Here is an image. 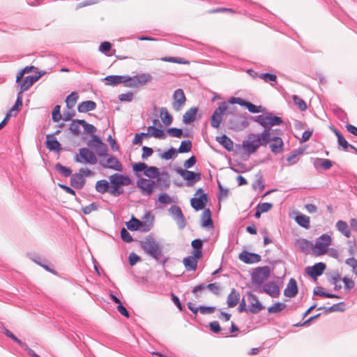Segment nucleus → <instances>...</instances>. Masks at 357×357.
<instances>
[{
	"label": "nucleus",
	"instance_id": "f257e3e1",
	"mask_svg": "<svg viewBox=\"0 0 357 357\" xmlns=\"http://www.w3.org/2000/svg\"><path fill=\"white\" fill-rule=\"evenodd\" d=\"M332 239L330 235L323 234L318 237L315 241L314 245L311 241L305 238H299L297 240L296 246L303 252H309L312 248V252L316 256L325 255L328 251V246L331 244Z\"/></svg>",
	"mask_w": 357,
	"mask_h": 357
},
{
	"label": "nucleus",
	"instance_id": "f03ea898",
	"mask_svg": "<svg viewBox=\"0 0 357 357\" xmlns=\"http://www.w3.org/2000/svg\"><path fill=\"white\" fill-rule=\"evenodd\" d=\"M110 190L113 197H119L123 192V186H128L132 182L129 176L124 174L114 173L109 176Z\"/></svg>",
	"mask_w": 357,
	"mask_h": 357
},
{
	"label": "nucleus",
	"instance_id": "7ed1b4c3",
	"mask_svg": "<svg viewBox=\"0 0 357 357\" xmlns=\"http://www.w3.org/2000/svg\"><path fill=\"white\" fill-rule=\"evenodd\" d=\"M139 245L143 251L156 261H159L162 257V247L153 236H146L144 240L139 241Z\"/></svg>",
	"mask_w": 357,
	"mask_h": 357
},
{
	"label": "nucleus",
	"instance_id": "20e7f679",
	"mask_svg": "<svg viewBox=\"0 0 357 357\" xmlns=\"http://www.w3.org/2000/svg\"><path fill=\"white\" fill-rule=\"evenodd\" d=\"M261 132L258 134L250 133L248 139L243 140L242 143L243 149L251 155L257 152L260 146H264L266 138Z\"/></svg>",
	"mask_w": 357,
	"mask_h": 357
},
{
	"label": "nucleus",
	"instance_id": "39448f33",
	"mask_svg": "<svg viewBox=\"0 0 357 357\" xmlns=\"http://www.w3.org/2000/svg\"><path fill=\"white\" fill-rule=\"evenodd\" d=\"M271 269L268 266H259L253 269L251 273L252 286L250 287L254 291H258L271 275Z\"/></svg>",
	"mask_w": 357,
	"mask_h": 357
},
{
	"label": "nucleus",
	"instance_id": "423d86ee",
	"mask_svg": "<svg viewBox=\"0 0 357 357\" xmlns=\"http://www.w3.org/2000/svg\"><path fill=\"white\" fill-rule=\"evenodd\" d=\"M228 102L222 101L218 103V107L211 116V126L213 128H219L222 121L223 116L228 109Z\"/></svg>",
	"mask_w": 357,
	"mask_h": 357
},
{
	"label": "nucleus",
	"instance_id": "0eeeda50",
	"mask_svg": "<svg viewBox=\"0 0 357 357\" xmlns=\"http://www.w3.org/2000/svg\"><path fill=\"white\" fill-rule=\"evenodd\" d=\"M228 102L229 104L234 105L237 104L239 105L241 107H245L247 109L250 113L252 114H257L260 112H264L266 111V108L263 107L261 105H255L251 102L243 99L240 97H231L228 100Z\"/></svg>",
	"mask_w": 357,
	"mask_h": 357
},
{
	"label": "nucleus",
	"instance_id": "6e6552de",
	"mask_svg": "<svg viewBox=\"0 0 357 357\" xmlns=\"http://www.w3.org/2000/svg\"><path fill=\"white\" fill-rule=\"evenodd\" d=\"M174 170L183 178V180L185 181V184L187 186H192L202 178L201 172H195L187 169H183L180 167H175Z\"/></svg>",
	"mask_w": 357,
	"mask_h": 357
},
{
	"label": "nucleus",
	"instance_id": "1a4fd4ad",
	"mask_svg": "<svg viewBox=\"0 0 357 357\" xmlns=\"http://www.w3.org/2000/svg\"><path fill=\"white\" fill-rule=\"evenodd\" d=\"M265 138H266V139L265 140L264 146L269 144L271 151L273 154L278 155L284 151V144L283 139L280 136L272 135V134H271L267 135Z\"/></svg>",
	"mask_w": 357,
	"mask_h": 357
},
{
	"label": "nucleus",
	"instance_id": "9d476101",
	"mask_svg": "<svg viewBox=\"0 0 357 357\" xmlns=\"http://www.w3.org/2000/svg\"><path fill=\"white\" fill-rule=\"evenodd\" d=\"M79 156L76 154L75 156V161L76 162L87 163L90 165H96L98 162L97 157L95 153L86 147H83L79 150Z\"/></svg>",
	"mask_w": 357,
	"mask_h": 357
},
{
	"label": "nucleus",
	"instance_id": "9b49d317",
	"mask_svg": "<svg viewBox=\"0 0 357 357\" xmlns=\"http://www.w3.org/2000/svg\"><path fill=\"white\" fill-rule=\"evenodd\" d=\"M87 146L94 148L97 155L100 158H105L108 155V147L98 135H92V139L87 142Z\"/></svg>",
	"mask_w": 357,
	"mask_h": 357
},
{
	"label": "nucleus",
	"instance_id": "f8f14e48",
	"mask_svg": "<svg viewBox=\"0 0 357 357\" xmlns=\"http://www.w3.org/2000/svg\"><path fill=\"white\" fill-rule=\"evenodd\" d=\"M228 123L230 129L236 131L242 130L249 126L248 114L247 113L244 114H234L233 116L229 119Z\"/></svg>",
	"mask_w": 357,
	"mask_h": 357
},
{
	"label": "nucleus",
	"instance_id": "ddd939ff",
	"mask_svg": "<svg viewBox=\"0 0 357 357\" xmlns=\"http://www.w3.org/2000/svg\"><path fill=\"white\" fill-rule=\"evenodd\" d=\"M283 122L284 121L281 117L274 115L272 112H266V127L265 129H263L261 133L265 136L272 134V127L280 126Z\"/></svg>",
	"mask_w": 357,
	"mask_h": 357
},
{
	"label": "nucleus",
	"instance_id": "4468645a",
	"mask_svg": "<svg viewBox=\"0 0 357 357\" xmlns=\"http://www.w3.org/2000/svg\"><path fill=\"white\" fill-rule=\"evenodd\" d=\"M136 185L137 188L141 189L144 194L151 195L156 188V183L153 180L139 178L137 180Z\"/></svg>",
	"mask_w": 357,
	"mask_h": 357
},
{
	"label": "nucleus",
	"instance_id": "2eb2a0df",
	"mask_svg": "<svg viewBox=\"0 0 357 357\" xmlns=\"http://www.w3.org/2000/svg\"><path fill=\"white\" fill-rule=\"evenodd\" d=\"M326 268V265L324 262L315 263L313 266H307L305 269V273L314 280L321 276Z\"/></svg>",
	"mask_w": 357,
	"mask_h": 357
},
{
	"label": "nucleus",
	"instance_id": "dca6fc26",
	"mask_svg": "<svg viewBox=\"0 0 357 357\" xmlns=\"http://www.w3.org/2000/svg\"><path fill=\"white\" fill-rule=\"evenodd\" d=\"M255 291L265 293L273 298H278L280 292L279 286L273 281H269L263 284L262 287Z\"/></svg>",
	"mask_w": 357,
	"mask_h": 357
},
{
	"label": "nucleus",
	"instance_id": "f3484780",
	"mask_svg": "<svg viewBox=\"0 0 357 357\" xmlns=\"http://www.w3.org/2000/svg\"><path fill=\"white\" fill-rule=\"evenodd\" d=\"M153 77L149 73H141L130 77L126 87H135L138 85H144L152 80Z\"/></svg>",
	"mask_w": 357,
	"mask_h": 357
},
{
	"label": "nucleus",
	"instance_id": "a211bd4d",
	"mask_svg": "<svg viewBox=\"0 0 357 357\" xmlns=\"http://www.w3.org/2000/svg\"><path fill=\"white\" fill-rule=\"evenodd\" d=\"M209 202L208 194L199 195L198 197L195 196L190 199V205L196 211L204 210Z\"/></svg>",
	"mask_w": 357,
	"mask_h": 357
},
{
	"label": "nucleus",
	"instance_id": "6ab92c4d",
	"mask_svg": "<svg viewBox=\"0 0 357 357\" xmlns=\"http://www.w3.org/2000/svg\"><path fill=\"white\" fill-rule=\"evenodd\" d=\"M106 162H105L103 160H100V165L107 169H114L118 172L123 171V166L120 161L114 155H108Z\"/></svg>",
	"mask_w": 357,
	"mask_h": 357
},
{
	"label": "nucleus",
	"instance_id": "aec40b11",
	"mask_svg": "<svg viewBox=\"0 0 357 357\" xmlns=\"http://www.w3.org/2000/svg\"><path fill=\"white\" fill-rule=\"evenodd\" d=\"M238 259L246 264L258 263L261 260L260 255L248 250H243L238 255Z\"/></svg>",
	"mask_w": 357,
	"mask_h": 357
},
{
	"label": "nucleus",
	"instance_id": "412c9836",
	"mask_svg": "<svg viewBox=\"0 0 357 357\" xmlns=\"http://www.w3.org/2000/svg\"><path fill=\"white\" fill-rule=\"evenodd\" d=\"M169 211L172 215L174 220L176 222L178 227L181 229H183L186 226L187 222L181 208L177 206H172Z\"/></svg>",
	"mask_w": 357,
	"mask_h": 357
},
{
	"label": "nucleus",
	"instance_id": "4be33fe9",
	"mask_svg": "<svg viewBox=\"0 0 357 357\" xmlns=\"http://www.w3.org/2000/svg\"><path fill=\"white\" fill-rule=\"evenodd\" d=\"M172 106L176 111H179L185 105L186 98L185 93L181 89H177L174 91L172 96Z\"/></svg>",
	"mask_w": 357,
	"mask_h": 357
},
{
	"label": "nucleus",
	"instance_id": "5701e85b",
	"mask_svg": "<svg viewBox=\"0 0 357 357\" xmlns=\"http://www.w3.org/2000/svg\"><path fill=\"white\" fill-rule=\"evenodd\" d=\"M104 79L106 81V85L110 86H116L119 84H124V86H126L127 83H128V80L130 79L129 75H107Z\"/></svg>",
	"mask_w": 357,
	"mask_h": 357
},
{
	"label": "nucleus",
	"instance_id": "b1692460",
	"mask_svg": "<svg viewBox=\"0 0 357 357\" xmlns=\"http://www.w3.org/2000/svg\"><path fill=\"white\" fill-rule=\"evenodd\" d=\"M45 146L50 151L59 153L62 150V146L54 135H47Z\"/></svg>",
	"mask_w": 357,
	"mask_h": 357
},
{
	"label": "nucleus",
	"instance_id": "393cba45",
	"mask_svg": "<svg viewBox=\"0 0 357 357\" xmlns=\"http://www.w3.org/2000/svg\"><path fill=\"white\" fill-rule=\"evenodd\" d=\"M156 187H160V190H165L170 186V176L167 171L160 172V176L156 177Z\"/></svg>",
	"mask_w": 357,
	"mask_h": 357
},
{
	"label": "nucleus",
	"instance_id": "a878e982",
	"mask_svg": "<svg viewBox=\"0 0 357 357\" xmlns=\"http://www.w3.org/2000/svg\"><path fill=\"white\" fill-rule=\"evenodd\" d=\"M298 292L297 282L294 278H290L287 287L284 290V295L286 297L294 298Z\"/></svg>",
	"mask_w": 357,
	"mask_h": 357
},
{
	"label": "nucleus",
	"instance_id": "bb28decb",
	"mask_svg": "<svg viewBox=\"0 0 357 357\" xmlns=\"http://www.w3.org/2000/svg\"><path fill=\"white\" fill-rule=\"evenodd\" d=\"M201 257H198L196 255H189L183 259V264L187 271H194L197 268L198 260Z\"/></svg>",
	"mask_w": 357,
	"mask_h": 357
},
{
	"label": "nucleus",
	"instance_id": "cd10ccee",
	"mask_svg": "<svg viewBox=\"0 0 357 357\" xmlns=\"http://www.w3.org/2000/svg\"><path fill=\"white\" fill-rule=\"evenodd\" d=\"M201 226L204 229H211L213 227L212 213L210 208H204L203 211Z\"/></svg>",
	"mask_w": 357,
	"mask_h": 357
},
{
	"label": "nucleus",
	"instance_id": "c85d7f7f",
	"mask_svg": "<svg viewBox=\"0 0 357 357\" xmlns=\"http://www.w3.org/2000/svg\"><path fill=\"white\" fill-rule=\"evenodd\" d=\"M347 305L345 302L342 301L335 304H333V305L330 307H324L321 306L317 308L318 310H324V314H328L333 312H344L347 309L346 307Z\"/></svg>",
	"mask_w": 357,
	"mask_h": 357
},
{
	"label": "nucleus",
	"instance_id": "c756f323",
	"mask_svg": "<svg viewBox=\"0 0 357 357\" xmlns=\"http://www.w3.org/2000/svg\"><path fill=\"white\" fill-rule=\"evenodd\" d=\"M333 161L329 159L321 158H313V166L317 170H318L319 167L324 170H328L333 167Z\"/></svg>",
	"mask_w": 357,
	"mask_h": 357
},
{
	"label": "nucleus",
	"instance_id": "7c9ffc66",
	"mask_svg": "<svg viewBox=\"0 0 357 357\" xmlns=\"http://www.w3.org/2000/svg\"><path fill=\"white\" fill-rule=\"evenodd\" d=\"M86 183V179L80 174L74 173L71 175L70 179V185L77 190L83 188Z\"/></svg>",
	"mask_w": 357,
	"mask_h": 357
},
{
	"label": "nucleus",
	"instance_id": "2f4dec72",
	"mask_svg": "<svg viewBox=\"0 0 357 357\" xmlns=\"http://www.w3.org/2000/svg\"><path fill=\"white\" fill-rule=\"evenodd\" d=\"M207 241V238L200 239V238H195L191 242V246L192 248V254L193 255H196L198 257H202L203 256V252H202V248H203V243L204 242Z\"/></svg>",
	"mask_w": 357,
	"mask_h": 357
},
{
	"label": "nucleus",
	"instance_id": "473e14b6",
	"mask_svg": "<svg viewBox=\"0 0 357 357\" xmlns=\"http://www.w3.org/2000/svg\"><path fill=\"white\" fill-rule=\"evenodd\" d=\"M35 78L31 75L26 76L20 82L17 84L19 86L18 93L22 94L27 91L36 82Z\"/></svg>",
	"mask_w": 357,
	"mask_h": 357
},
{
	"label": "nucleus",
	"instance_id": "72a5a7b5",
	"mask_svg": "<svg viewBox=\"0 0 357 357\" xmlns=\"http://www.w3.org/2000/svg\"><path fill=\"white\" fill-rule=\"evenodd\" d=\"M215 140L222 145L227 151H232L234 150L233 141L225 134L220 136H217Z\"/></svg>",
	"mask_w": 357,
	"mask_h": 357
},
{
	"label": "nucleus",
	"instance_id": "f704fd0d",
	"mask_svg": "<svg viewBox=\"0 0 357 357\" xmlns=\"http://www.w3.org/2000/svg\"><path fill=\"white\" fill-rule=\"evenodd\" d=\"M199 109L197 107H192L183 116V122L185 124H190L193 123L197 116Z\"/></svg>",
	"mask_w": 357,
	"mask_h": 357
},
{
	"label": "nucleus",
	"instance_id": "c9c22d12",
	"mask_svg": "<svg viewBox=\"0 0 357 357\" xmlns=\"http://www.w3.org/2000/svg\"><path fill=\"white\" fill-rule=\"evenodd\" d=\"M294 220L300 227L305 229H308L310 227V217L301 212L296 213Z\"/></svg>",
	"mask_w": 357,
	"mask_h": 357
},
{
	"label": "nucleus",
	"instance_id": "e433bc0d",
	"mask_svg": "<svg viewBox=\"0 0 357 357\" xmlns=\"http://www.w3.org/2000/svg\"><path fill=\"white\" fill-rule=\"evenodd\" d=\"M97 104L93 100H85L79 103L77 111L79 113H86L96 109Z\"/></svg>",
	"mask_w": 357,
	"mask_h": 357
},
{
	"label": "nucleus",
	"instance_id": "4c0bfd02",
	"mask_svg": "<svg viewBox=\"0 0 357 357\" xmlns=\"http://www.w3.org/2000/svg\"><path fill=\"white\" fill-rule=\"evenodd\" d=\"M240 301V294L236 289H232L227 299V304L229 307H235Z\"/></svg>",
	"mask_w": 357,
	"mask_h": 357
},
{
	"label": "nucleus",
	"instance_id": "58836bf2",
	"mask_svg": "<svg viewBox=\"0 0 357 357\" xmlns=\"http://www.w3.org/2000/svg\"><path fill=\"white\" fill-rule=\"evenodd\" d=\"M95 189L100 194H105L106 192L109 193V181H108L106 179H101L98 181L96 183Z\"/></svg>",
	"mask_w": 357,
	"mask_h": 357
},
{
	"label": "nucleus",
	"instance_id": "ea45409f",
	"mask_svg": "<svg viewBox=\"0 0 357 357\" xmlns=\"http://www.w3.org/2000/svg\"><path fill=\"white\" fill-rule=\"evenodd\" d=\"M32 260L43 268H45L47 271L55 274L56 272L50 267V263L45 259H42L40 256H35Z\"/></svg>",
	"mask_w": 357,
	"mask_h": 357
},
{
	"label": "nucleus",
	"instance_id": "a19ab883",
	"mask_svg": "<svg viewBox=\"0 0 357 357\" xmlns=\"http://www.w3.org/2000/svg\"><path fill=\"white\" fill-rule=\"evenodd\" d=\"M112 43L108 41H104L99 45L98 50L107 56H111L114 54L115 50L112 49Z\"/></svg>",
	"mask_w": 357,
	"mask_h": 357
},
{
	"label": "nucleus",
	"instance_id": "79ce46f5",
	"mask_svg": "<svg viewBox=\"0 0 357 357\" xmlns=\"http://www.w3.org/2000/svg\"><path fill=\"white\" fill-rule=\"evenodd\" d=\"M160 116L162 123L165 126H169L173 121V117L168 112L166 107H161L160 109Z\"/></svg>",
	"mask_w": 357,
	"mask_h": 357
},
{
	"label": "nucleus",
	"instance_id": "37998d69",
	"mask_svg": "<svg viewBox=\"0 0 357 357\" xmlns=\"http://www.w3.org/2000/svg\"><path fill=\"white\" fill-rule=\"evenodd\" d=\"M126 225L127 229L131 231H138L141 225V220L136 218L134 215L131 216V218L129 221L126 222Z\"/></svg>",
	"mask_w": 357,
	"mask_h": 357
},
{
	"label": "nucleus",
	"instance_id": "c03bdc74",
	"mask_svg": "<svg viewBox=\"0 0 357 357\" xmlns=\"http://www.w3.org/2000/svg\"><path fill=\"white\" fill-rule=\"evenodd\" d=\"M336 227L337 230L346 237L349 238L351 236V231L348 224L346 222L343 220H338L336 223Z\"/></svg>",
	"mask_w": 357,
	"mask_h": 357
},
{
	"label": "nucleus",
	"instance_id": "a18cd8bd",
	"mask_svg": "<svg viewBox=\"0 0 357 357\" xmlns=\"http://www.w3.org/2000/svg\"><path fill=\"white\" fill-rule=\"evenodd\" d=\"M178 153L177 149L171 146L169 149L163 151L161 153L160 158L165 160H173L176 158Z\"/></svg>",
	"mask_w": 357,
	"mask_h": 357
},
{
	"label": "nucleus",
	"instance_id": "49530a36",
	"mask_svg": "<svg viewBox=\"0 0 357 357\" xmlns=\"http://www.w3.org/2000/svg\"><path fill=\"white\" fill-rule=\"evenodd\" d=\"M82 119H73L69 126V130L75 136L81 134L79 126H82Z\"/></svg>",
	"mask_w": 357,
	"mask_h": 357
},
{
	"label": "nucleus",
	"instance_id": "de8ad7c7",
	"mask_svg": "<svg viewBox=\"0 0 357 357\" xmlns=\"http://www.w3.org/2000/svg\"><path fill=\"white\" fill-rule=\"evenodd\" d=\"M259 77L263 79L265 82L270 83L274 86L277 83V76L271 73H264L259 75Z\"/></svg>",
	"mask_w": 357,
	"mask_h": 357
},
{
	"label": "nucleus",
	"instance_id": "09e8293b",
	"mask_svg": "<svg viewBox=\"0 0 357 357\" xmlns=\"http://www.w3.org/2000/svg\"><path fill=\"white\" fill-rule=\"evenodd\" d=\"M54 168L63 177H68L70 176H71V175L73 174L72 169L70 167H66L59 162L56 163L54 165Z\"/></svg>",
	"mask_w": 357,
	"mask_h": 357
},
{
	"label": "nucleus",
	"instance_id": "8fccbe9b",
	"mask_svg": "<svg viewBox=\"0 0 357 357\" xmlns=\"http://www.w3.org/2000/svg\"><path fill=\"white\" fill-rule=\"evenodd\" d=\"M78 98H79V96L76 91L71 92L66 98L65 102L66 103V107L68 109H71L72 107H73Z\"/></svg>",
	"mask_w": 357,
	"mask_h": 357
},
{
	"label": "nucleus",
	"instance_id": "3c124183",
	"mask_svg": "<svg viewBox=\"0 0 357 357\" xmlns=\"http://www.w3.org/2000/svg\"><path fill=\"white\" fill-rule=\"evenodd\" d=\"M148 166L147 164L142 162H135L132 165L133 172L137 176H139L140 172H143L144 174V171L148 168Z\"/></svg>",
	"mask_w": 357,
	"mask_h": 357
},
{
	"label": "nucleus",
	"instance_id": "603ef678",
	"mask_svg": "<svg viewBox=\"0 0 357 357\" xmlns=\"http://www.w3.org/2000/svg\"><path fill=\"white\" fill-rule=\"evenodd\" d=\"M192 144L190 139L183 140L181 142L180 146L177 149L179 153H185L191 151Z\"/></svg>",
	"mask_w": 357,
	"mask_h": 357
},
{
	"label": "nucleus",
	"instance_id": "864d4df0",
	"mask_svg": "<svg viewBox=\"0 0 357 357\" xmlns=\"http://www.w3.org/2000/svg\"><path fill=\"white\" fill-rule=\"evenodd\" d=\"M144 175L149 178H156L160 176V171L155 166H148V168L144 171Z\"/></svg>",
	"mask_w": 357,
	"mask_h": 357
},
{
	"label": "nucleus",
	"instance_id": "5fc2aeb1",
	"mask_svg": "<svg viewBox=\"0 0 357 357\" xmlns=\"http://www.w3.org/2000/svg\"><path fill=\"white\" fill-rule=\"evenodd\" d=\"M286 307V304L281 302H276L273 305L268 307L267 310L268 313H278L283 310Z\"/></svg>",
	"mask_w": 357,
	"mask_h": 357
},
{
	"label": "nucleus",
	"instance_id": "6e6d98bb",
	"mask_svg": "<svg viewBox=\"0 0 357 357\" xmlns=\"http://www.w3.org/2000/svg\"><path fill=\"white\" fill-rule=\"evenodd\" d=\"M337 144L339 148H342L345 151H347L349 148L355 149V146L349 144L343 135L338 136Z\"/></svg>",
	"mask_w": 357,
	"mask_h": 357
},
{
	"label": "nucleus",
	"instance_id": "4d7b16f0",
	"mask_svg": "<svg viewBox=\"0 0 357 357\" xmlns=\"http://www.w3.org/2000/svg\"><path fill=\"white\" fill-rule=\"evenodd\" d=\"M82 126L84 128V132L89 134L91 138L92 135H96L95 132H96L97 129L93 125L87 123L85 120L82 119Z\"/></svg>",
	"mask_w": 357,
	"mask_h": 357
},
{
	"label": "nucleus",
	"instance_id": "13d9d810",
	"mask_svg": "<svg viewBox=\"0 0 357 357\" xmlns=\"http://www.w3.org/2000/svg\"><path fill=\"white\" fill-rule=\"evenodd\" d=\"M264 308L265 306L259 301H257L255 303H252L249 305L248 310L252 314H257Z\"/></svg>",
	"mask_w": 357,
	"mask_h": 357
},
{
	"label": "nucleus",
	"instance_id": "bf43d9fd",
	"mask_svg": "<svg viewBox=\"0 0 357 357\" xmlns=\"http://www.w3.org/2000/svg\"><path fill=\"white\" fill-rule=\"evenodd\" d=\"M249 119L252 121L258 123L264 129L266 127V113L265 114H260L258 116H248Z\"/></svg>",
	"mask_w": 357,
	"mask_h": 357
},
{
	"label": "nucleus",
	"instance_id": "052dcab7",
	"mask_svg": "<svg viewBox=\"0 0 357 357\" xmlns=\"http://www.w3.org/2000/svg\"><path fill=\"white\" fill-rule=\"evenodd\" d=\"M161 60L165 62H170L179 64L188 63V61H187L185 59L181 57L166 56L161 58Z\"/></svg>",
	"mask_w": 357,
	"mask_h": 357
},
{
	"label": "nucleus",
	"instance_id": "680f3d73",
	"mask_svg": "<svg viewBox=\"0 0 357 357\" xmlns=\"http://www.w3.org/2000/svg\"><path fill=\"white\" fill-rule=\"evenodd\" d=\"M342 280L341 274L338 271H334L328 278L330 284L335 285Z\"/></svg>",
	"mask_w": 357,
	"mask_h": 357
},
{
	"label": "nucleus",
	"instance_id": "e2e57ef3",
	"mask_svg": "<svg viewBox=\"0 0 357 357\" xmlns=\"http://www.w3.org/2000/svg\"><path fill=\"white\" fill-rule=\"evenodd\" d=\"M167 135L172 137L181 138L183 135V130L176 127L169 128L167 129Z\"/></svg>",
	"mask_w": 357,
	"mask_h": 357
},
{
	"label": "nucleus",
	"instance_id": "0e129e2a",
	"mask_svg": "<svg viewBox=\"0 0 357 357\" xmlns=\"http://www.w3.org/2000/svg\"><path fill=\"white\" fill-rule=\"evenodd\" d=\"M120 236H121V240L123 242H125V243H132L133 241L132 236L128 231V230L126 228H124V227L121 229V230H120Z\"/></svg>",
	"mask_w": 357,
	"mask_h": 357
},
{
	"label": "nucleus",
	"instance_id": "69168bd1",
	"mask_svg": "<svg viewBox=\"0 0 357 357\" xmlns=\"http://www.w3.org/2000/svg\"><path fill=\"white\" fill-rule=\"evenodd\" d=\"M293 100L294 102L298 106L299 109H301V111L304 112L307 109V106L305 101L297 95H294L293 96Z\"/></svg>",
	"mask_w": 357,
	"mask_h": 357
},
{
	"label": "nucleus",
	"instance_id": "338daca9",
	"mask_svg": "<svg viewBox=\"0 0 357 357\" xmlns=\"http://www.w3.org/2000/svg\"><path fill=\"white\" fill-rule=\"evenodd\" d=\"M52 119L54 122H59L62 119L60 105H56L53 108L52 111Z\"/></svg>",
	"mask_w": 357,
	"mask_h": 357
},
{
	"label": "nucleus",
	"instance_id": "774afa93",
	"mask_svg": "<svg viewBox=\"0 0 357 357\" xmlns=\"http://www.w3.org/2000/svg\"><path fill=\"white\" fill-rule=\"evenodd\" d=\"M345 264L352 268L353 273L357 276V259L354 257L347 258L345 260Z\"/></svg>",
	"mask_w": 357,
	"mask_h": 357
}]
</instances>
